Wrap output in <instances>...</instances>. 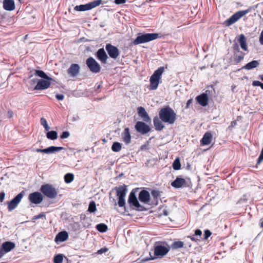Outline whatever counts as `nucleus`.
I'll use <instances>...</instances> for the list:
<instances>
[{"label": "nucleus", "instance_id": "obj_15", "mask_svg": "<svg viewBox=\"0 0 263 263\" xmlns=\"http://www.w3.org/2000/svg\"><path fill=\"white\" fill-rule=\"evenodd\" d=\"M51 80H40L37 81V84L33 88V90H44L50 87Z\"/></svg>", "mask_w": 263, "mask_h": 263}, {"label": "nucleus", "instance_id": "obj_31", "mask_svg": "<svg viewBox=\"0 0 263 263\" xmlns=\"http://www.w3.org/2000/svg\"><path fill=\"white\" fill-rule=\"evenodd\" d=\"M63 149H65V148L63 147L51 146L46 148V154L54 153Z\"/></svg>", "mask_w": 263, "mask_h": 263}, {"label": "nucleus", "instance_id": "obj_49", "mask_svg": "<svg viewBox=\"0 0 263 263\" xmlns=\"http://www.w3.org/2000/svg\"><path fill=\"white\" fill-rule=\"evenodd\" d=\"M211 235V232L208 230H206L204 231V239H208V237H209Z\"/></svg>", "mask_w": 263, "mask_h": 263}, {"label": "nucleus", "instance_id": "obj_18", "mask_svg": "<svg viewBox=\"0 0 263 263\" xmlns=\"http://www.w3.org/2000/svg\"><path fill=\"white\" fill-rule=\"evenodd\" d=\"M96 55L97 59L100 61L102 63H106L108 56L103 48L99 49L97 52Z\"/></svg>", "mask_w": 263, "mask_h": 263}, {"label": "nucleus", "instance_id": "obj_11", "mask_svg": "<svg viewBox=\"0 0 263 263\" xmlns=\"http://www.w3.org/2000/svg\"><path fill=\"white\" fill-rule=\"evenodd\" d=\"M24 193L22 191L17 194L11 201L8 202V209L9 211H11L16 208L24 196Z\"/></svg>", "mask_w": 263, "mask_h": 263}, {"label": "nucleus", "instance_id": "obj_36", "mask_svg": "<svg viewBox=\"0 0 263 263\" xmlns=\"http://www.w3.org/2000/svg\"><path fill=\"white\" fill-rule=\"evenodd\" d=\"M96 229L100 232H105L107 230V226L104 223H100L97 225Z\"/></svg>", "mask_w": 263, "mask_h": 263}, {"label": "nucleus", "instance_id": "obj_32", "mask_svg": "<svg viewBox=\"0 0 263 263\" xmlns=\"http://www.w3.org/2000/svg\"><path fill=\"white\" fill-rule=\"evenodd\" d=\"M35 74L43 79L47 80H53L52 79L48 77L43 71L40 70H35Z\"/></svg>", "mask_w": 263, "mask_h": 263}, {"label": "nucleus", "instance_id": "obj_10", "mask_svg": "<svg viewBox=\"0 0 263 263\" xmlns=\"http://www.w3.org/2000/svg\"><path fill=\"white\" fill-rule=\"evenodd\" d=\"M128 202L131 207H134L136 210L141 211L143 209V206L140 204L133 191L131 192L129 195Z\"/></svg>", "mask_w": 263, "mask_h": 263}, {"label": "nucleus", "instance_id": "obj_20", "mask_svg": "<svg viewBox=\"0 0 263 263\" xmlns=\"http://www.w3.org/2000/svg\"><path fill=\"white\" fill-rule=\"evenodd\" d=\"M196 100L202 106H205L208 104L209 98L206 93H203L197 96Z\"/></svg>", "mask_w": 263, "mask_h": 263}, {"label": "nucleus", "instance_id": "obj_47", "mask_svg": "<svg viewBox=\"0 0 263 263\" xmlns=\"http://www.w3.org/2000/svg\"><path fill=\"white\" fill-rule=\"evenodd\" d=\"M263 160V147L261 151L260 154L257 159V164H259Z\"/></svg>", "mask_w": 263, "mask_h": 263}, {"label": "nucleus", "instance_id": "obj_64", "mask_svg": "<svg viewBox=\"0 0 263 263\" xmlns=\"http://www.w3.org/2000/svg\"><path fill=\"white\" fill-rule=\"evenodd\" d=\"M100 85H99V86H98V88H98V89H99V88H100Z\"/></svg>", "mask_w": 263, "mask_h": 263}, {"label": "nucleus", "instance_id": "obj_45", "mask_svg": "<svg viewBox=\"0 0 263 263\" xmlns=\"http://www.w3.org/2000/svg\"><path fill=\"white\" fill-rule=\"evenodd\" d=\"M232 48L234 52H236V51L238 52H241L240 51V48H239V45L236 43H235L234 44H233Z\"/></svg>", "mask_w": 263, "mask_h": 263}, {"label": "nucleus", "instance_id": "obj_25", "mask_svg": "<svg viewBox=\"0 0 263 263\" xmlns=\"http://www.w3.org/2000/svg\"><path fill=\"white\" fill-rule=\"evenodd\" d=\"M3 8L7 11H12L14 10V1L13 0H4Z\"/></svg>", "mask_w": 263, "mask_h": 263}, {"label": "nucleus", "instance_id": "obj_28", "mask_svg": "<svg viewBox=\"0 0 263 263\" xmlns=\"http://www.w3.org/2000/svg\"><path fill=\"white\" fill-rule=\"evenodd\" d=\"M162 121L157 116L154 118V125L156 130L161 131L164 127V125L162 123Z\"/></svg>", "mask_w": 263, "mask_h": 263}, {"label": "nucleus", "instance_id": "obj_37", "mask_svg": "<svg viewBox=\"0 0 263 263\" xmlns=\"http://www.w3.org/2000/svg\"><path fill=\"white\" fill-rule=\"evenodd\" d=\"M121 144L118 142H114L111 146V149L113 152H118L121 149Z\"/></svg>", "mask_w": 263, "mask_h": 263}, {"label": "nucleus", "instance_id": "obj_21", "mask_svg": "<svg viewBox=\"0 0 263 263\" xmlns=\"http://www.w3.org/2000/svg\"><path fill=\"white\" fill-rule=\"evenodd\" d=\"M15 247V243L11 241L4 242L1 246V253L2 252L7 253L13 249Z\"/></svg>", "mask_w": 263, "mask_h": 263}, {"label": "nucleus", "instance_id": "obj_9", "mask_svg": "<svg viewBox=\"0 0 263 263\" xmlns=\"http://www.w3.org/2000/svg\"><path fill=\"white\" fill-rule=\"evenodd\" d=\"M154 249L155 258L162 257L165 255L169 251L170 249L162 245H156ZM154 258L152 257L150 259H153Z\"/></svg>", "mask_w": 263, "mask_h": 263}, {"label": "nucleus", "instance_id": "obj_19", "mask_svg": "<svg viewBox=\"0 0 263 263\" xmlns=\"http://www.w3.org/2000/svg\"><path fill=\"white\" fill-rule=\"evenodd\" d=\"M173 187L175 188H180L186 186L185 180L183 178L177 177L176 179L171 183Z\"/></svg>", "mask_w": 263, "mask_h": 263}, {"label": "nucleus", "instance_id": "obj_51", "mask_svg": "<svg viewBox=\"0 0 263 263\" xmlns=\"http://www.w3.org/2000/svg\"><path fill=\"white\" fill-rule=\"evenodd\" d=\"M259 41L260 44L261 45H263V30L261 31V32L260 33V35L259 38Z\"/></svg>", "mask_w": 263, "mask_h": 263}, {"label": "nucleus", "instance_id": "obj_26", "mask_svg": "<svg viewBox=\"0 0 263 263\" xmlns=\"http://www.w3.org/2000/svg\"><path fill=\"white\" fill-rule=\"evenodd\" d=\"M238 42L242 50L246 51H248V47L247 43V39L245 35L241 34L239 35Z\"/></svg>", "mask_w": 263, "mask_h": 263}, {"label": "nucleus", "instance_id": "obj_63", "mask_svg": "<svg viewBox=\"0 0 263 263\" xmlns=\"http://www.w3.org/2000/svg\"><path fill=\"white\" fill-rule=\"evenodd\" d=\"M258 78L259 79L263 81V74L259 75Z\"/></svg>", "mask_w": 263, "mask_h": 263}, {"label": "nucleus", "instance_id": "obj_8", "mask_svg": "<svg viewBox=\"0 0 263 263\" xmlns=\"http://www.w3.org/2000/svg\"><path fill=\"white\" fill-rule=\"evenodd\" d=\"M86 64L91 72L95 73L100 72L101 66L93 58H88L86 60Z\"/></svg>", "mask_w": 263, "mask_h": 263}, {"label": "nucleus", "instance_id": "obj_52", "mask_svg": "<svg viewBox=\"0 0 263 263\" xmlns=\"http://www.w3.org/2000/svg\"><path fill=\"white\" fill-rule=\"evenodd\" d=\"M55 98L59 100H63L64 98V96L62 94H57L55 95Z\"/></svg>", "mask_w": 263, "mask_h": 263}, {"label": "nucleus", "instance_id": "obj_12", "mask_svg": "<svg viewBox=\"0 0 263 263\" xmlns=\"http://www.w3.org/2000/svg\"><path fill=\"white\" fill-rule=\"evenodd\" d=\"M28 200L32 203L38 204L42 202L43 196L41 193L35 192L29 195Z\"/></svg>", "mask_w": 263, "mask_h": 263}, {"label": "nucleus", "instance_id": "obj_40", "mask_svg": "<svg viewBox=\"0 0 263 263\" xmlns=\"http://www.w3.org/2000/svg\"><path fill=\"white\" fill-rule=\"evenodd\" d=\"M97 210L96 205L95 201H92L89 203L88 211L90 213H94Z\"/></svg>", "mask_w": 263, "mask_h": 263}, {"label": "nucleus", "instance_id": "obj_38", "mask_svg": "<svg viewBox=\"0 0 263 263\" xmlns=\"http://www.w3.org/2000/svg\"><path fill=\"white\" fill-rule=\"evenodd\" d=\"M74 179V176L72 174L67 173L64 176V180L66 183L71 182Z\"/></svg>", "mask_w": 263, "mask_h": 263}, {"label": "nucleus", "instance_id": "obj_42", "mask_svg": "<svg viewBox=\"0 0 263 263\" xmlns=\"http://www.w3.org/2000/svg\"><path fill=\"white\" fill-rule=\"evenodd\" d=\"M152 195L154 198H158L160 196V192L157 190H153L151 192Z\"/></svg>", "mask_w": 263, "mask_h": 263}, {"label": "nucleus", "instance_id": "obj_27", "mask_svg": "<svg viewBox=\"0 0 263 263\" xmlns=\"http://www.w3.org/2000/svg\"><path fill=\"white\" fill-rule=\"evenodd\" d=\"M122 138L125 144H128L131 141V136L128 128H125L122 134Z\"/></svg>", "mask_w": 263, "mask_h": 263}, {"label": "nucleus", "instance_id": "obj_61", "mask_svg": "<svg viewBox=\"0 0 263 263\" xmlns=\"http://www.w3.org/2000/svg\"><path fill=\"white\" fill-rule=\"evenodd\" d=\"M45 128V129L46 131H48L50 129V127L49 126H48V125H46V126H45L44 127Z\"/></svg>", "mask_w": 263, "mask_h": 263}, {"label": "nucleus", "instance_id": "obj_23", "mask_svg": "<svg viewBox=\"0 0 263 263\" xmlns=\"http://www.w3.org/2000/svg\"><path fill=\"white\" fill-rule=\"evenodd\" d=\"M212 139V135L211 133L207 132L204 134L202 138L201 139L200 141L201 144L203 145H208L211 142Z\"/></svg>", "mask_w": 263, "mask_h": 263}, {"label": "nucleus", "instance_id": "obj_2", "mask_svg": "<svg viewBox=\"0 0 263 263\" xmlns=\"http://www.w3.org/2000/svg\"><path fill=\"white\" fill-rule=\"evenodd\" d=\"M159 36V34L157 33H139V35L134 40L132 44L134 45H137L147 43L157 39Z\"/></svg>", "mask_w": 263, "mask_h": 263}, {"label": "nucleus", "instance_id": "obj_30", "mask_svg": "<svg viewBox=\"0 0 263 263\" xmlns=\"http://www.w3.org/2000/svg\"><path fill=\"white\" fill-rule=\"evenodd\" d=\"M202 232L199 229H197L195 231V234L192 236H190L189 237L192 241H196L200 240L201 238Z\"/></svg>", "mask_w": 263, "mask_h": 263}, {"label": "nucleus", "instance_id": "obj_59", "mask_svg": "<svg viewBox=\"0 0 263 263\" xmlns=\"http://www.w3.org/2000/svg\"><path fill=\"white\" fill-rule=\"evenodd\" d=\"M260 227L263 229V216L260 220Z\"/></svg>", "mask_w": 263, "mask_h": 263}, {"label": "nucleus", "instance_id": "obj_55", "mask_svg": "<svg viewBox=\"0 0 263 263\" xmlns=\"http://www.w3.org/2000/svg\"><path fill=\"white\" fill-rule=\"evenodd\" d=\"M126 2V0H115V3L116 4H124Z\"/></svg>", "mask_w": 263, "mask_h": 263}, {"label": "nucleus", "instance_id": "obj_7", "mask_svg": "<svg viewBox=\"0 0 263 263\" xmlns=\"http://www.w3.org/2000/svg\"><path fill=\"white\" fill-rule=\"evenodd\" d=\"M102 0H96L85 5H77L74 9L77 11H84L91 10L102 4Z\"/></svg>", "mask_w": 263, "mask_h": 263}, {"label": "nucleus", "instance_id": "obj_17", "mask_svg": "<svg viewBox=\"0 0 263 263\" xmlns=\"http://www.w3.org/2000/svg\"><path fill=\"white\" fill-rule=\"evenodd\" d=\"M138 198L141 202L147 203L150 201V194L146 190H143L139 193Z\"/></svg>", "mask_w": 263, "mask_h": 263}, {"label": "nucleus", "instance_id": "obj_60", "mask_svg": "<svg viewBox=\"0 0 263 263\" xmlns=\"http://www.w3.org/2000/svg\"><path fill=\"white\" fill-rule=\"evenodd\" d=\"M4 197H5V193L3 192H1V202L3 201Z\"/></svg>", "mask_w": 263, "mask_h": 263}, {"label": "nucleus", "instance_id": "obj_24", "mask_svg": "<svg viewBox=\"0 0 263 263\" xmlns=\"http://www.w3.org/2000/svg\"><path fill=\"white\" fill-rule=\"evenodd\" d=\"M68 238V234L65 231H62L59 232L55 238V241L56 242H63L66 241Z\"/></svg>", "mask_w": 263, "mask_h": 263}, {"label": "nucleus", "instance_id": "obj_29", "mask_svg": "<svg viewBox=\"0 0 263 263\" xmlns=\"http://www.w3.org/2000/svg\"><path fill=\"white\" fill-rule=\"evenodd\" d=\"M258 65V62L257 61L254 60L246 64L242 67V69L251 70L252 69L257 67Z\"/></svg>", "mask_w": 263, "mask_h": 263}, {"label": "nucleus", "instance_id": "obj_54", "mask_svg": "<svg viewBox=\"0 0 263 263\" xmlns=\"http://www.w3.org/2000/svg\"><path fill=\"white\" fill-rule=\"evenodd\" d=\"M13 114L12 111H11V110L8 111V113H7V115L6 116L7 118L8 119L12 118L13 116Z\"/></svg>", "mask_w": 263, "mask_h": 263}, {"label": "nucleus", "instance_id": "obj_46", "mask_svg": "<svg viewBox=\"0 0 263 263\" xmlns=\"http://www.w3.org/2000/svg\"><path fill=\"white\" fill-rule=\"evenodd\" d=\"M69 133L68 132H63L61 135L60 137L61 139L67 138L69 136Z\"/></svg>", "mask_w": 263, "mask_h": 263}, {"label": "nucleus", "instance_id": "obj_35", "mask_svg": "<svg viewBox=\"0 0 263 263\" xmlns=\"http://www.w3.org/2000/svg\"><path fill=\"white\" fill-rule=\"evenodd\" d=\"M239 55H236L235 53H234V61L236 64H238L240 63L242 60H243L244 57L246 54L245 53L243 52H240Z\"/></svg>", "mask_w": 263, "mask_h": 263}, {"label": "nucleus", "instance_id": "obj_57", "mask_svg": "<svg viewBox=\"0 0 263 263\" xmlns=\"http://www.w3.org/2000/svg\"><path fill=\"white\" fill-rule=\"evenodd\" d=\"M36 152L46 153V148H44V149L37 148L36 149Z\"/></svg>", "mask_w": 263, "mask_h": 263}, {"label": "nucleus", "instance_id": "obj_1", "mask_svg": "<svg viewBox=\"0 0 263 263\" xmlns=\"http://www.w3.org/2000/svg\"><path fill=\"white\" fill-rule=\"evenodd\" d=\"M159 118L164 122L173 124L176 120V114L170 106L162 108L159 112Z\"/></svg>", "mask_w": 263, "mask_h": 263}, {"label": "nucleus", "instance_id": "obj_3", "mask_svg": "<svg viewBox=\"0 0 263 263\" xmlns=\"http://www.w3.org/2000/svg\"><path fill=\"white\" fill-rule=\"evenodd\" d=\"M164 71L163 67L158 68L150 77V88L151 90H156L159 84V81L161 79V75Z\"/></svg>", "mask_w": 263, "mask_h": 263}, {"label": "nucleus", "instance_id": "obj_43", "mask_svg": "<svg viewBox=\"0 0 263 263\" xmlns=\"http://www.w3.org/2000/svg\"><path fill=\"white\" fill-rule=\"evenodd\" d=\"M43 217H45V214L44 212H42L40 214H39V215H35L34 216H33L32 218V220H34L37 219L42 218Z\"/></svg>", "mask_w": 263, "mask_h": 263}, {"label": "nucleus", "instance_id": "obj_14", "mask_svg": "<svg viewBox=\"0 0 263 263\" xmlns=\"http://www.w3.org/2000/svg\"><path fill=\"white\" fill-rule=\"evenodd\" d=\"M135 127L137 132L143 135L147 134L151 130L149 126L142 121L137 122Z\"/></svg>", "mask_w": 263, "mask_h": 263}, {"label": "nucleus", "instance_id": "obj_6", "mask_svg": "<svg viewBox=\"0 0 263 263\" xmlns=\"http://www.w3.org/2000/svg\"><path fill=\"white\" fill-rule=\"evenodd\" d=\"M250 12V9H248L247 10L239 11L236 12L233 15H232L229 18H228L225 21V24L226 26H229L232 25L233 24L236 22L238 20H239L243 16L247 14Z\"/></svg>", "mask_w": 263, "mask_h": 263}, {"label": "nucleus", "instance_id": "obj_22", "mask_svg": "<svg viewBox=\"0 0 263 263\" xmlns=\"http://www.w3.org/2000/svg\"><path fill=\"white\" fill-rule=\"evenodd\" d=\"M80 71V66L77 64H72L67 70L68 73L71 77L76 76Z\"/></svg>", "mask_w": 263, "mask_h": 263}, {"label": "nucleus", "instance_id": "obj_58", "mask_svg": "<svg viewBox=\"0 0 263 263\" xmlns=\"http://www.w3.org/2000/svg\"><path fill=\"white\" fill-rule=\"evenodd\" d=\"M241 200H243L244 201H247L248 200L247 195H244L243 196V198L241 199Z\"/></svg>", "mask_w": 263, "mask_h": 263}, {"label": "nucleus", "instance_id": "obj_53", "mask_svg": "<svg viewBox=\"0 0 263 263\" xmlns=\"http://www.w3.org/2000/svg\"><path fill=\"white\" fill-rule=\"evenodd\" d=\"M193 103V99H189L187 102H186V106H185V108L186 109H187L190 107V105Z\"/></svg>", "mask_w": 263, "mask_h": 263}, {"label": "nucleus", "instance_id": "obj_50", "mask_svg": "<svg viewBox=\"0 0 263 263\" xmlns=\"http://www.w3.org/2000/svg\"><path fill=\"white\" fill-rule=\"evenodd\" d=\"M41 125H42L44 127L45 126H46V125H48V124H47V122L45 118H42L41 119Z\"/></svg>", "mask_w": 263, "mask_h": 263}, {"label": "nucleus", "instance_id": "obj_4", "mask_svg": "<svg viewBox=\"0 0 263 263\" xmlns=\"http://www.w3.org/2000/svg\"><path fill=\"white\" fill-rule=\"evenodd\" d=\"M112 190L116 191V195L118 197V204L120 207L125 206V197L127 191V186L125 184L116 186Z\"/></svg>", "mask_w": 263, "mask_h": 263}, {"label": "nucleus", "instance_id": "obj_41", "mask_svg": "<svg viewBox=\"0 0 263 263\" xmlns=\"http://www.w3.org/2000/svg\"><path fill=\"white\" fill-rule=\"evenodd\" d=\"M63 260V256L62 254H58L54 256L53 261L54 263H61Z\"/></svg>", "mask_w": 263, "mask_h": 263}, {"label": "nucleus", "instance_id": "obj_48", "mask_svg": "<svg viewBox=\"0 0 263 263\" xmlns=\"http://www.w3.org/2000/svg\"><path fill=\"white\" fill-rule=\"evenodd\" d=\"M108 248H106V247H104V248H101V249L99 250L98 251V254H102L103 253H105L107 251H108Z\"/></svg>", "mask_w": 263, "mask_h": 263}, {"label": "nucleus", "instance_id": "obj_13", "mask_svg": "<svg viewBox=\"0 0 263 263\" xmlns=\"http://www.w3.org/2000/svg\"><path fill=\"white\" fill-rule=\"evenodd\" d=\"M105 48L108 55L111 58L116 59L119 55L120 52L117 47L114 46L110 44H107L106 45Z\"/></svg>", "mask_w": 263, "mask_h": 263}, {"label": "nucleus", "instance_id": "obj_33", "mask_svg": "<svg viewBox=\"0 0 263 263\" xmlns=\"http://www.w3.org/2000/svg\"><path fill=\"white\" fill-rule=\"evenodd\" d=\"M184 246V242L181 241H174L172 245H171V248L173 250L182 248Z\"/></svg>", "mask_w": 263, "mask_h": 263}, {"label": "nucleus", "instance_id": "obj_56", "mask_svg": "<svg viewBox=\"0 0 263 263\" xmlns=\"http://www.w3.org/2000/svg\"><path fill=\"white\" fill-rule=\"evenodd\" d=\"M36 82V79H32V80H31L29 82V83L30 84V85L32 86V85H34Z\"/></svg>", "mask_w": 263, "mask_h": 263}, {"label": "nucleus", "instance_id": "obj_62", "mask_svg": "<svg viewBox=\"0 0 263 263\" xmlns=\"http://www.w3.org/2000/svg\"><path fill=\"white\" fill-rule=\"evenodd\" d=\"M236 124V122L235 121H232L231 122V126H233L234 125H235V124Z\"/></svg>", "mask_w": 263, "mask_h": 263}, {"label": "nucleus", "instance_id": "obj_34", "mask_svg": "<svg viewBox=\"0 0 263 263\" xmlns=\"http://www.w3.org/2000/svg\"><path fill=\"white\" fill-rule=\"evenodd\" d=\"M47 138L50 140H54L58 138V133L56 131L51 130L46 134Z\"/></svg>", "mask_w": 263, "mask_h": 263}, {"label": "nucleus", "instance_id": "obj_39", "mask_svg": "<svg viewBox=\"0 0 263 263\" xmlns=\"http://www.w3.org/2000/svg\"><path fill=\"white\" fill-rule=\"evenodd\" d=\"M173 167L175 170H179L181 168V164L179 158H177L173 163Z\"/></svg>", "mask_w": 263, "mask_h": 263}, {"label": "nucleus", "instance_id": "obj_5", "mask_svg": "<svg viewBox=\"0 0 263 263\" xmlns=\"http://www.w3.org/2000/svg\"><path fill=\"white\" fill-rule=\"evenodd\" d=\"M40 191L45 196L51 199L55 198L58 195L57 190L52 186V185L50 184L42 185L41 187Z\"/></svg>", "mask_w": 263, "mask_h": 263}, {"label": "nucleus", "instance_id": "obj_16", "mask_svg": "<svg viewBox=\"0 0 263 263\" xmlns=\"http://www.w3.org/2000/svg\"><path fill=\"white\" fill-rule=\"evenodd\" d=\"M137 112L138 115L142 118L144 121L149 123L151 121V119L148 116L147 112L146 111L143 107L140 106L137 108Z\"/></svg>", "mask_w": 263, "mask_h": 263}, {"label": "nucleus", "instance_id": "obj_44", "mask_svg": "<svg viewBox=\"0 0 263 263\" xmlns=\"http://www.w3.org/2000/svg\"><path fill=\"white\" fill-rule=\"evenodd\" d=\"M252 85L253 86H260L262 89H263V83H261L258 81H254L252 82Z\"/></svg>", "mask_w": 263, "mask_h": 263}]
</instances>
